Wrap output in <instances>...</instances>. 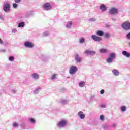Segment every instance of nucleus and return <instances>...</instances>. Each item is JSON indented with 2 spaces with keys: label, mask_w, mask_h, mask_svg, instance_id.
<instances>
[{
  "label": "nucleus",
  "mask_w": 130,
  "mask_h": 130,
  "mask_svg": "<svg viewBox=\"0 0 130 130\" xmlns=\"http://www.w3.org/2000/svg\"><path fill=\"white\" fill-rule=\"evenodd\" d=\"M116 56V55H115V53H110L109 55L108 58L106 59V62L107 63H112V61H113V60L115 58Z\"/></svg>",
  "instance_id": "f257e3e1"
},
{
  "label": "nucleus",
  "mask_w": 130,
  "mask_h": 130,
  "mask_svg": "<svg viewBox=\"0 0 130 130\" xmlns=\"http://www.w3.org/2000/svg\"><path fill=\"white\" fill-rule=\"evenodd\" d=\"M3 10L5 13H10L11 12V5L8 3L4 4L3 6Z\"/></svg>",
  "instance_id": "f03ea898"
},
{
  "label": "nucleus",
  "mask_w": 130,
  "mask_h": 130,
  "mask_svg": "<svg viewBox=\"0 0 130 130\" xmlns=\"http://www.w3.org/2000/svg\"><path fill=\"white\" fill-rule=\"evenodd\" d=\"M122 28L125 31H129L130 30V22L128 21H125L121 25Z\"/></svg>",
  "instance_id": "7ed1b4c3"
},
{
  "label": "nucleus",
  "mask_w": 130,
  "mask_h": 130,
  "mask_svg": "<svg viewBox=\"0 0 130 130\" xmlns=\"http://www.w3.org/2000/svg\"><path fill=\"white\" fill-rule=\"evenodd\" d=\"M43 8L45 11H50L52 9V6L49 3H46L43 5Z\"/></svg>",
  "instance_id": "20e7f679"
},
{
  "label": "nucleus",
  "mask_w": 130,
  "mask_h": 130,
  "mask_svg": "<svg viewBox=\"0 0 130 130\" xmlns=\"http://www.w3.org/2000/svg\"><path fill=\"white\" fill-rule=\"evenodd\" d=\"M77 71L78 68L75 66H72L70 67L69 74H70V75H75L76 73H77Z\"/></svg>",
  "instance_id": "39448f33"
},
{
  "label": "nucleus",
  "mask_w": 130,
  "mask_h": 130,
  "mask_svg": "<svg viewBox=\"0 0 130 130\" xmlns=\"http://www.w3.org/2000/svg\"><path fill=\"white\" fill-rule=\"evenodd\" d=\"M24 46L26 48H33L34 47V44L31 42L26 41L24 43Z\"/></svg>",
  "instance_id": "423d86ee"
},
{
  "label": "nucleus",
  "mask_w": 130,
  "mask_h": 130,
  "mask_svg": "<svg viewBox=\"0 0 130 130\" xmlns=\"http://www.w3.org/2000/svg\"><path fill=\"white\" fill-rule=\"evenodd\" d=\"M91 39L92 40L96 41V42H100V41H102V38L99 37L97 35H93L91 36Z\"/></svg>",
  "instance_id": "0eeeda50"
},
{
  "label": "nucleus",
  "mask_w": 130,
  "mask_h": 130,
  "mask_svg": "<svg viewBox=\"0 0 130 130\" xmlns=\"http://www.w3.org/2000/svg\"><path fill=\"white\" fill-rule=\"evenodd\" d=\"M59 127L62 128L64 127L67 125V121L66 120H62L57 124Z\"/></svg>",
  "instance_id": "6e6552de"
},
{
  "label": "nucleus",
  "mask_w": 130,
  "mask_h": 130,
  "mask_svg": "<svg viewBox=\"0 0 130 130\" xmlns=\"http://www.w3.org/2000/svg\"><path fill=\"white\" fill-rule=\"evenodd\" d=\"M111 15H115L118 13V10L114 7L111 8L109 10Z\"/></svg>",
  "instance_id": "1a4fd4ad"
},
{
  "label": "nucleus",
  "mask_w": 130,
  "mask_h": 130,
  "mask_svg": "<svg viewBox=\"0 0 130 130\" xmlns=\"http://www.w3.org/2000/svg\"><path fill=\"white\" fill-rule=\"evenodd\" d=\"M75 59L77 63H81L82 62V58L79 54H77L75 56Z\"/></svg>",
  "instance_id": "9d476101"
},
{
  "label": "nucleus",
  "mask_w": 130,
  "mask_h": 130,
  "mask_svg": "<svg viewBox=\"0 0 130 130\" xmlns=\"http://www.w3.org/2000/svg\"><path fill=\"white\" fill-rule=\"evenodd\" d=\"M31 77L34 80H39L40 75L38 73H34L31 74Z\"/></svg>",
  "instance_id": "9b49d317"
},
{
  "label": "nucleus",
  "mask_w": 130,
  "mask_h": 130,
  "mask_svg": "<svg viewBox=\"0 0 130 130\" xmlns=\"http://www.w3.org/2000/svg\"><path fill=\"white\" fill-rule=\"evenodd\" d=\"M78 115L80 119H84L85 117H86V116L85 115V114H83V112L82 111H80L79 112H78Z\"/></svg>",
  "instance_id": "f8f14e48"
},
{
  "label": "nucleus",
  "mask_w": 130,
  "mask_h": 130,
  "mask_svg": "<svg viewBox=\"0 0 130 130\" xmlns=\"http://www.w3.org/2000/svg\"><path fill=\"white\" fill-rule=\"evenodd\" d=\"M85 53H86V54H88L89 55L93 56V55H95V54H96V51L86 50L85 51Z\"/></svg>",
  "instance_id": "ddd939ff"
},
{
  "label": "nucleus",
  "mask_w": 130,
  "mask_h": 130,
  "mask_svg": "<svg viewBox=\"0 0 130 130\" xmlns=\"http://www.w3.org/2000/svg\"><path fill=\"white\" fill-rule=\"evenodd\" d=\"M122 55H123L124 56H125V57H127V58L130 57V53L126 51H123L122 52Z\"/></svg>",
  "instance_id": "4468645a"
},
{
  "label": "nucleus",
  "mask_w": 130,
  "mask_h": 130,
  "mask_svg": "<svg viewBox=\"0 0 130 130\" xmlns=\"http://www.w3.org/2000/svg\"><path fill=\"white\" fill-rule=\"evenodd\" d=\"M112 73L114 76H116V77H117V76H119V71L116 69H113L112 71Z\"/></svg>",
  "instance_id": "2eb2a0df"
},
{
  "label": "nucleus",
  "mask_w": 130,
  "mask_h": 130,
  "mask_svg": "<svg viewBox=\"0 0 130 130\" xmlns=\"http://www.w3.org/2000/svg\"><path fill=\"white\" fill-rule=\"evenodd\" d=\"M100 9L102 10V12H104L107 10V7L104 4H101L100 6Z\"/></svg>",
  "instance_id": "dca6fc26"
},
{
  "label": "nucleus",
  "mask_w": 130,
  "mask_h": 130,
  "mask_svg": "<svg viewBox=\"0 0 130 130\" xmlns=\"http://www.w3.org/2000/svg\"><path fill=\"white\" fill-rule=\"evenodd\" d=\"M41 90H42L41 87H38L35 89V90L34 91V95H37L38 94H39Z\"/></svg>",
  "instance_id": "f3484780"
},
{
  "label": "nucleus",
  "mask_w": 130,
  "mask_h": 130,
  "mask_svg": "<svg viewBox=\"0 0 130 130\" xmlns=\"http://www.w3.org/2000/svg\"><path fill=\"white\" fill-rule=\"evenodd\" d=\"M25 27V22H20L18 23V28H24Z\"/></svg>",
  "instance_id": "a211bd4d"
},
{
  "label": "nucleus",
  "mask_w": 130,
  "mask_h": 130,
  "mask_svg": "<svg viewBox=\"0 0 130 130\" xmlns=\"http://www.w3.org/2000/svg\"><path fill=\"white\" fill-rule=\"evenodd\" d=\"M72 24L73 23L72 22V21L68 22L66 24V28H68V29H71V27H72Z\"/></svg>",
  "instance_id": "6ab92c4d"
},
{
  "label": "nucleus",
  "mask_w": 130,
  "mask_h": 130,
  "mask_svg": "<svg viewBox=\"0 0 130 130\" xmlns=\"http://www.w3.org/2000/svg\"><path fill=\"white\" fill-rule=\"evenodd\" d=\"M99 51L100 53H107V52H108V50H107V49L103 48L100 49Z\"/></svg>",
  "instance_id": "aec40b11"
},
{
  "label": "nucleus",
  "mask_w": 130,
  "mask_h": 130,
  "mask_svg": "<svg viewBox=\"0 0 130 130\" xmlns=\"http://www.w3.org/2000/svg\"><path fill=\"white\" fill-rule=\"evenodd\" d=\"M96 35H98V36H103V35H104V32L102 30H98Z\"/></svg>",
  "instance_id": "412c9836"
},
{
  "label": "nucleus",
  "mask_w": 130,
  "mask_h": 130,
  "mask_svg": "<svg viewBox=\"0 0 130 130\" xmlns=\"http://www.w3.org/2000/svg\"><path fill=\"white\" fill-rule=\"evenodd\" d=\"M55 79H56V74H53L50 77V79L51 81H55Z\"/></svg>",
  "instance_id": "4be33fe9"
},
{
  "label": "nucleus",
  "mask_w": 130,
  "mask_h": 130,
  "mask_svg": "<svg viewBox=\"0 0 130 130\" xmlns=\"http://www.w3.org/2000/svg\"><path fill=\"white\" fill-rule=\"evenodd\" d=\"M29 119L30 123H32V124H34L36 122V121L34 118H30Z\"/></svg>",
  "instance_id": "5701e85b"
},
{
  "label": "nucleus",
  "mask_w": 130,
  "mask_h": 130,
  "mask_svg": "<svg viewBox=\"0 0 130 130\" xmlns=\"http://www.w3.org/2000/svg\"><path fill=\"white\" fill-rule=\"evenodd\" d=\"M20 126L22 128V129H27L26 128V123H22L20 124Z\"/></svg>",
  "instance_id": "b1692460"
},
{
  "label": "nucleus",
  "mask_w": 130,
  "mask_h": 130,
  "mask_svg": "<svg viewBox=\"0 0 130 130\" xmlns=\"http://www.w3.org/2000/svg\"><path fill=\"white\" fill-rule=\"evenodd\" d=\"M85 42V38L84 37H82L79 39V43L83 44Z\"/></svg>",
  "instance_id": "393cba45"
},
{
  "label": "nucleus",
  "mask_w": 130,
  "mask_h": 130,
  "mask_svg": "<svg viewBox=\"0 0 130 130\" xmlns=\"http://www.w3.org/2000/svg\"><path fill=\"white\" fill-rule=\"evenodd\" d=\"M79 87H81V88H82L85 86V82L81 81L79 84Z\"/></svg>",
  "instance_id": "a878e982"
},
{
  "label": "nucleus",
  "mask_w": 130,
  "mask_h": 130,
  "mask_svg": "<svg viewBox=\"0 0 130 130\" xmlns=\"http://www.w3.org/2000/svg\"><path fill=\"white\" fill-rule=\"evenodd\" d=\"M68 102H69V100H64L60 102L61 104H63V105L67 104V103H68Z\"/></svg>",
  "instance_id": "bb28decb"
},
{
  "label": "nucleus",
  "mask_w": 130,
  "mask_h": 130,
  "mask_svg": "<svg viewBox=\"0 0 130 130\" xmlns=\"http://www.w3.org/2000/svg\"><path fill=\"white\" fill-rule=\"evenodd\" d=\"M126 110V107L125 106H123L121 107V111L122 112H124Z\"/></svg>",
  "instance_id": "cd10ccee"
},
{
  "label": "nucleus",
  "mask_w": 130,
  "mask_h": 130,
  "mask_svg": "<svg viewBox=\"0 0 130 130\" xmlns=\"http://www.w3.org/2000/svg\"><path fill=\"white\" fill-rule=\"evenodd\" d=\"M9 61H14L15 60V57L14 56H10L9 57Z\"/></svg>",
  "instance_id": "c85d7f7f"
},
{
  "label": "nucleus",
  "mask_w": 130,
  "mask_h": 130,
  "mask_svg": "<svg viewBox=\"0 0 130 130\" xmlns=\"http://www.w3.org/2000/svg\"><path fill=\"white\" fill-rule=\"evenodd\" d=\"M96 20V19L95 18H91L88 19V21H89V22H95Z\"/></svg>",
  "instance_id": "c756f323"
},
{
  "label": "nucleus",
  "mask_w": 130,
  "mask_h": 130,
  "mask_svg": "<svg viewBox=\"0 0 130 130\" xmlns=\"http://www.w3.org/2000/svg\"><path fill=\"white\" fill-rule=\"evenodd\" d=\"M100 119L102 121H104V116L103 115H100Z\"/></svg>",
  "instance_id": "7c9ffc66"
},
{
  "label": "nucleus",
  "mask_w": 130,
  "mask_h": 130,
  "mask_svg": "<svg viewBox=\"0 0 130 130\" xmlns=\"http://www.w3.org/2000/svg\"><path fill=\"white\" fill-rule=\"evenodd\" d=\"M13 7L14 9H17V8H18V4L17 3H13Z\"/></svg>",
  "instance_id": "2f4dec72"
},
{
  "label": "nucleus",
  "mask_w": 130,
  "mask_h": 130,
  "mask_svg": "<svg viewBox=\"0 0 130 130\" xmlns=\"http://www.w3.org/2000/svg\"><path fill=\"white\" fill-rule=\"evenodd\" d=\"M105 38H109V37H110V34L109 33H106L105 34Z\"/></svg>",
  "instance_id": "473e14b6"
},
{
  "label": "nucleus",
  "mask_w": 130,
  "mask_h": 130,
  "mask_svg": "<svg viewBox=\"0 0 130 130\" xmlns=\"http://www.w3.org/2000/svg\"><path fill=\"white\" fill-rule=\"evenodd\" d=\"M13 127H18V126H19V124L17 123H14L13 124Z\"/></svg>",
  "instance_id": "72a5a7b5"
},
{
  "label": "nucleus",
  "mask_w": 130,
  "mask_h": 130,
  "mask_svg": "<svg viewBox=\"0 0 130 130\" xmlns=\"http://www.w3.org/2000/svg\"><path fill=\"white\" fill-rule=\"evenodd\" d=\"M49 34V33L48 32V31H45L43 33V36H47Z\"/></svg>",
  "instance_id": "f704fd0d"
},
{
  "label": "nucleus",
  "mask_w": 130,
  "mask_h": 130,
  "mask_svg": "<svg viewBox=\"0 0 130 130\" xmlns=\"http://www.w3.org/2000/svg\"><path fill=\"white\" fill-rule=\"evenodd\" d=\"M126 37L127 39H128L129 40H130V32H128L126 35Z\"/></svg>",
  "instance_id": "c9c22d12"
},
{
  "label": "nucleus",
  "mask_w": 130,
  "mask_h": 130,
  "mask_svg": "<svg viewBox=\"0 0 130 130\" xmlns=\"http://www.w3.org/2000/svg\"><path fill=\"white\" fill-rule=\"evenodd\" d=\"M11 92L12 94H16V93H17V90H16V89H12Z\"/></svg>",
  "instance_id": "e433bc0d"
},
{
  "label": "nucleus",
  "mask_w": 130,
  "mask_h": 130,
  "mask_svg": "<svg viewBox=\"0 0 130 130\" xmlns=\"http://www.w3.org/2000/svg\"><path fill=\"white\" fill-rule=\"evenodd\" d=\"M100 107L101 108H106V104H102L101 105Z\"/></svg>",
  "instance_id": "4c0bfd02"
},
{
  "label": "nucleus",
  "mask_w": 130,
  "mask_h": 130,
  "mask_svg": "<svg viewBox=\"0 0 130 130\" xmlns=\"http://www.w3.org/2000/svg\"><path fill=\"white\" fill-rule=\"evenodd\" d=\"M22 0H14L15 3L16 4H20Z\"/></svg>",
  "instance_id": "58836bf2"
},
{
  "label": "nucleus",
  "mask_w": 130,
  "mask_h": 130,
  "mask_svg": "<svg viewBox=\"0 0 130 130\" xmlns=\"http://www.w3.org/2000/svg\"><path fill=\"white\" fill-rule=\"evenodd\" d=\"M109 126L108 125H105L104 126H103V128L104 129H107V128H108Z\"/></svg>",
  "instance_id": "ea45409f"
},
{
  "label": "nucleus",
  "mask_w": 130,
  "mask_h": 130,
  "mask_svg": "<svg viewBox=\"0 0 130 130\" xmlns=\"http://www.w3.org/2000/svg\"><path fill=\"white\" fill-rule=\"evenodd\" d=\"M4 16L2 14H0V20H4Z\"/></svg>",
  "instance_id": "a19ab883"
},
{
  "label": "nucleus",
  "mask_w": 130,
  "mask_h": 130,
  "mask_svg": "<svg viewBox=\"0 0 130 130\" xmlns=\"http://www.w3.org/2000/svg\"><path fill=\"white\" fill-rule=\"evenodd\" d=\"M105 92L104 91V90L103 89H102L101 91H100V94H101L102 95L103 94V93Z\"/></svg>",
  "instance_id": "79ce46f5"
},
{
  "label": "nucleus",
  "mask_w": 130,
  "mask_h": 130,
  "mask_svg": "<svg viewBox=\"0 0 130 130\" xmlns=\"http://www.w3.org/2000/svg\"><path fill=\"white\" fill-rule=\"evenodd\" d=\"M0 52H6V49H1Z\"/></svg>",
  "instance_id": "37998d69"
},
{
  "label": "nucleus",
  "mask_w": 130,
  "mask_h": 130,
  "mask_svg": "<svg viewBox=\"0 0 130 130\" xmlns=\"http://www.w3.org/2000/svg\"><path fill=\"white\" fill-rule=\"evenodd\" d=\"M16 32H17V30L16 29H13L12 30V33H16Z\"/></svg>",
  "instance_id": "c03bdc74"
},
{
  "label": "nucleus",
  "mask_w": 130,
  "mask_h": 130,
  "mask_svg": "<svg viewBox=\"0 0 130 130\" xmlns=\"http://www.w3.org/2000/svg\"><path fill=\"white\" fill-rule=\"evenodd\" d=\"M0 44H4V42L0 39Z\"/></svg>",
  "instance_id": "a18cd8bd"
},
{
  "label": "nucleus",
  "mask_w": 130,
  "mask_h": 130,
  "mask_svg": "<svg viewBox=\"0 0 130 130\" xmlns=\"http://www.w3.org/2000/svg\"><path fill=\"white\" fill-rule=\"evenodd\" d=\"M112 127H116V124H113Z\"/></svg>",
  "instance_id": "49530a36"
},
{
  "label": "nucleus",
  "mask_w": 130,
  "mask_h": 130,
  "mask_svg": "<svg viewBox=\"0 0 130 130\" xmlns=\"http://www.w3.org/2000/svg\"><path fill=\"white\" fill-rule=\"evenodd\" d=\"M112 20L113 21H116V19H115V18H112Z\"/></svg>",
  "instance_id": "de8ad7c7"
},
{
  "label": "nucleus",
  "mask_w": 130,
  "mask_h": 130,
  "mask_svg": "<svg viewBox=\"0 0 130 130\" xmlns=\"http://www.w3.org/2000/svg\"><path fill=\"white\" fill-rule=\"evenodd\" d=\"M1 95H2V93L0 92V96H1Z\"/></svg>",
  "instance_id": "09e8293b"
}]
</instances>
